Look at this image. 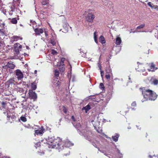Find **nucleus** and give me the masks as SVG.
I'll use <instances>...</instances> for the list:
<instances>
[{"label":"nucleus","mask_w":158,"mask_h":158,"mask_svg":"<svg viewBox=\"0 0 158 158\" xmlns=\"http://www.w3.org/2000/svg\"><path fill=\"white\" fill-rule=\"evenodd\" d=\"M18 48H19V50H21L22 48V46L21 45H20L18 47Z\"/></svg>","instance_id":"de8ad7c7"},{"label":"nucleus","mask_w":158,"mask_h":158,"mask_svg":"<svg viewBox=\"0 0 158 158\" xmlns=\"http://www.w3.org/2000/svg\"><path fill=\"white\" fill-rule=\"evenodd\" d=\"M45 12L44 11H41V14L40 15V18L41 19H43L45 18V16L43 14Z\"/></svg>","instance_id":"aec40b11"},{"label":"nucleus","mask_w":158,"mask_h":158,"mask_svg":"<svg viewBox=\"0 0 158 158\" xmlns=\"http://www.w3.org/2000/svg\"><path fill=\"white\" fill-rule=\"evenodd\" d=\"M150 68L151 69H148L149 71L154 72L157 69L155 67V65L153 63L151 64Z\"/></svg>","instance_id":"9b49d317"},{"label":"nucleus","mask_w":158,"mask_h":158,"mask_svg":"<svg viewBox=\"0 0 158 158\" xmlns=\"http://www.w3.org/2000/svg\"><path fill=\"white\" fill-rule=\"evenodd\" d=\"M83 108L86 111L89 110L91 109L90 106L89 105H88L85 107H84Z\"/></svg>","instance_id":"bb28decb"},{"label":"nucleus","mask_w":158,"mask_h":158,"mask_svg":"<svg viewBox=\"0 0 158 158\" xmlns=\"http://www.w3.org/2000/svg\"><path fill=\"white\" fill-rule=\"evenodd\" d=\"M13 12H11L10 11L9 12V15H13Z\"/></svg>","instance_id":"5fc2aeb1"},{"label":"nucleus","mask_w":158,"mask_h":158,"mask_svg":"<svg viewBox=\"0 0 158 158\" xmlns=\"http://www.w3.org/2000/svg\"><path fill=\"white\" fill-rule=\"evenodd\" d=\"M151 81L155 85H157L158 84V80L156 79H152L151 80Z\"/></svg>","instance_id":"a211bd4d"},{"label":"nucleus","mask_w":158,"mask_h":158,"mask_svg":"<svg viewBox=\"0 0 158 158\" xmlns=\"http://www.w3.org/2000/svg\"><path fill=\"white\" fill-rule=\"evenodd\" d=\"M148 5L152 9H153V4L151 3V2H149L148 3Z\"/></svg>","instance_id":"e433bc0d"},{"label":"nucleus","mask_w":158,"mask_h":158,"mask_svg":"<svg viewBox=\"0 0 158 158\" xmlns=\"http://www.w3.org/2000/svg\"><path fill=\"white\" fill-rule=\"evenodd\" d=\"M64 60H65L64 58L63 57H62V58H61L60 60V65H64Z\"/></svg>","instance_id":"5701e85b"},{"label":"nucleus","mask_w":158,"mask_h":158,"mask_svg":"<svg viewBox=\"0 0 158 158\" xmlns=\"http://www.w3.org/2000/svg\"><path fill=\"white\" fill-rule=\"evenodd\" d=\"M54 72L55 77L58 79V77H59V71L57 69H55L54 71Z\"/></svg>","instance_id":"dca6fc26"},{"label":"nucleus","mask_w":158,"mask_h":158,"mask_svg":"<svg viewBox=\"0 0 158 158\" xmlns=\"http://www.w3.org/2000/svg\"><path fill=\"white\" fill-rule=\"evenodd\" d=\"M15 50L17 53L19 52V49L18 47L16 46L15 47Z\"/></svg>","instance_id":"c9c22d12"},{"label":"nucleus","mask_w":158,"mask_h":158,"mask_svg":"<svg viewBox=\"0 0 158 158\" xmlns=\"http://www.w3.org/2000/svg\"><path fill=\"white\" fill-rule=\"evenodd\" d=\"M94 128H95V129H96V130L98 132H99V131H98V130L97 129H96V127L95 126H94Z\"/></svg>","instance_id":"13d9d810"},{"label":"nucleus","mask_w":158,"mask_h":158,"mask_svg":"<svg viewBox=\"0 0 158 158\" xmlns=\"http://www.w3.org/2000/svg\"><path fill=\"white\" fill-rule=\"evenodd\" d=\"M44 33H45V35L46 37H47L48 36V35L47 33V32L46 31H44Z\"/></svg>","instance_id":"3c124183"},{"label":"nucleus","mask_w":158,"mask_h":158,"mask_svg":"<svg viewBox=\"0 0 158 158\" xmlns=\"http://www.w3.org/2000/svg\"><path fill=\"white\" fill-rule=\"evenodd\" d=\"M17 2L19 3L20 4V0H18Z\"/></svg>","instance_id":"bf43d9fd"},{"label":"nucleus","mask_w":158,"mask_h":158,"mask_svg":"<svg viewBox=\"0 0 158 158\" xmlns=\"http://www.w3.org/2000/svg\"><path fill=\"white\" fill-rule=\"evenodd\" d=\"M64 65H60L59 67V71L60 72H63L64 71Z\"/></svg>","instance_id":"f3484780"},{"label":"nucleus","mask_w":158,"mask_h":158,"mask_svg":"<svg viewBox=\"0 0 158 158\" xmlns=\"http://www.w3.org/2000/svg\"><path fill=\"white\" fill-rule=\"evenodd\" d=\"M93 145L94 147L97 148L98 149V146L99 145V142L98 141V137H96L95 139H93Z\"/></svg>","instance_id":"423d86ee"},{"label":"nucleus","mask_w":158,"mask_h":158,"mask_svg":"<svg viewBox=\"0 0 158 158\" xmlns=\"http://www.w3.org/2000/svg\"><path fill=\"white\" fill-rule=\"evenodd\" d=\"M96 32H95L94 33V41H95V42L96 43H98V41L97 40V35H96Z\"/></svg>","instance_id":"c756f323"},{"label":"nucleus","mask_w":158,"mask_h":158,"mask_svg":"<svg viewBox=\"0 0 158 158\" xmlns=\"http://www.w3.org/2000/svg\"><path fill=\"white\" fill-rule=\"evenodd\" d=\"M2 6H3L2 3V2H0V9H1V8H2Z\"/></svg>","instance_id":"09e8293b"},{"label":"nucleus","mask_w":158,"mask_h":158,"mask_svg":"<svg viewBox=\"0 0 158 158\" xmlns=\"http://www.w3.org/2000/svg\"><path fill=\"white\" fill-rule=\"evenodd\" d=\"M152 158H158V155L157 156H154L152 157Z\"/></svg>","instance_id":"6e6d98bb"},{"label":"nucleus","mask_w":158,"mask_h":158,"mask_svg":"<svg viewBox=\"0 0 158 158\" xmlns=\"http://www.w3.org/2000/svg\"><path fill=\"white\" fill-rule=\"evenodd\" d=\"M15 6L14 5H13L10 7V11L11 12H13L15 11Z\"/></svg>","instance_id":"72a5a7b5"},{"label":"nucleus","mask_w":158,"mask_h":158,"mask_svg":"<svg viewBox=\"0 0 158 158\" xmlns=\"http://www.w3.org/2000/svg\"><path fill=\"white\" fill-rule=\"evenodd\" d=\"M56 84H57V86H59L60 85V82L58 81Z\"/></svg>","instance_id":"603ef678"},{"label":"nucleus","mask_w":158,"mask_h":158,"mask_svg":"<svg viewBox=\"0 0 158 158\" xmlns=\"http://www.w3.org/2000/svg\"><path fill=\"white\" fill-rule=\"evenodd\" d=\"M31 87L32 89L34 90H35L36 89V85L35 83L33 82L31 84Z\"/></svg>","instance_id":"412c9836"},{"label":"nucleus","mask_w":158,"mask_h":158,"mask_svg":"<svg viewBox=\"0 0 158 158\" xmlns=\"http://www.w3.org/2000/svg\"><path fill=\"white\" fill-rule=\"evenodd\" d=\"M121 41V38L119 37H117L116 40V44L117 45H119Z\"/></svg>","instance_id":"2eb2a0df"},{"label":"nucleus","mask_w":158,"mask_h":158,"mask_svg":"<svg viewBox=\"0 0 158 158\" xmlns=\"http://www.w3.org/2000/svg\"><path fill=\"white\" fill-rule=\"evenodd\" d=\"M140 90L142 92L143 96L144 99L142 100L143 102L148 99L151 100H154L156 99L157 95L152 90L146 89L144 87L142 88H140Z\"/></svg>","instance_id":"f257e3e1"},{"label":"nucleus","mask_w":158,"mask_h":158,"mask_svg":"<svg viewBox=\"0 0 158 158\" xmlns=\"http://www.w3.org/2000/svg\"><path fill=\"white\" fill-rule=\"evenodd\" d=\"M145 26L144 24H143L140 25L139 26H138L137 28V29H139L143 28Z\"/></svg>","instance_id":"473e14b6"},{"label":"nucleus","mask_w":158,"mask_h":158,"mask_svg":"<svg viewBox=\"0 0 158 158\" xmlns=\"http://www.w3.org/2000/svg\"><path fill=\"white\" fill-rule=\"evenodd\" d=\"M19 40H22V38L17 35H14L11 38V42H12L17 41Z\"/></svg>","instance_id":"0eeeda50"},{"label":"nucleus","mask_w":158,"mask_h":158,"mask_svg":"<svg viewBox=\"0 0 158 158\" xmlns=\"http://www.w3.org/2000/svg\"><path fill=\"white\" fill-rule=\"evenodd\" d=\"M71 118L73 120V121H75L76 120L75 118L73 116H72L71 117Z\"/></svg>","instance_id":"49530a36"},{"label":"nucleus","mask_w":158,"mask_h":158,"mask_svg":"<svg viewBox=\"0 0 158 158\" xmlns=\"http://www.w3.org/2000/svg\"><path fill=\"white\" fill-rule=\"evenodd\" d=\"M34 31L36 34L37 35H40V34L43 33L44 32L42 29H38L37 28L35 29Z\"/></svg>","instance_id":"1a4fd4ad"},{"label":"nucleus","mask_w":158,"mask_h":158,"mask_svg":"<svg viewBox=\"0 0 158 158\" xmlns=\"http://www.w3.org/2000/svg\"><path fill=\"white\" fill-rule=\"evenodd\" d=\"M100 72L101 76L102 77V78L103 79V77L104 75V72L103 71H102L101 70Z\"/></svg>","instance_id":"ea45409f"},{"label":"nucleus","mask_w":158,"mask_h":158,"mask_svg":"<svg viewBox=\"0 0 158 158\" xmlns=\"http://www.w3.org/2000/svg\"><path fill=\"white\" fill-rule=\"evenodd\" d=\"M88 135H87V134H84V135L85 137L86 138V139H88L89 140V139H91L89 138L91 137V135H92V133L91 131H88L87 132Z\"/></svg>","instance_id":"9d476101"},{"label":"nucleus","mask_w":158,"mask_h":158,"mask_svg":"<svg viewBox=\"0 0 158 158\" xmlns=\"http://www.w3.org/2000/svg\"><path fill=\"white\" fill-rule=\"evenodd\" d=\"M147 73H143V74L144 75H147Z\"/></svg>","instance_id":"680f3d73"},{"label":"nucleus","mask_w":158,"mask_h":158,"mask_svg":"<svg viewBox=\"0 0 158 158\" xmlns=\"http://www.w3.org/2000/svg\"><path fill=\"white\" fill-rule=\"evenodd\" d=\"M7 103V101H3L1 103L2 106L3 108H5L6 107V105Z\"/></svg>","instance_id":"4be33fe9"},{"label":"nucleus","mask_w":158,"mask_h":158,"mask_svg":"<svg viewBox=\"0 0 158 158\" xmlns=\"http://www.w3.org/2000/svg\"><path fill=\"white\" fill-rule=\"evenodd\" d=\"M131 106H136V103L135 102H133L131 104Z\"/></svg>","instance_id":"79ce46f5"},{"label":"nucleus","mask_w":158,"mask_h":158,"mask_svg":"<svg viewBox=\"0 0 158 158\" xmlns=\"http://www.w3.org/2000/svg\"><path fill=\"white\" fill-rule=\"evenodd\" d=\"M15 82V81L14 78H11L7 81V83L9 85H10L12 84H14Z\"/></svg>","instance_id":"f8f14e48"},{"label":"nucleus","mask_w":158,"mask_h":158,"mask_svg":"<svg viewBox=\"0 0 158 158\" xmlns=\"http://www.w3.org/2000/svg\"><path fill=\"white\" fill-rule=\"evenodd\" d=\"M11 22L12 24H16L17 23V20L16 19V18H14L11 19Z\"/></svg>","instance_id":"6ab92c4d"},{"label":"nucleus","mask_w":158,"mask_h":158,"mask_svg":"<svg viewBox=\"0 0 158 158\" xmlns=\"http://www.w3.org/2000/svg\"><path fill=\"white\" fill-rule=\"evenodd\" d=\"M153 8L158 11V6L157 5L153 6Z\"/></svg>","instance_id":"a19ab883"},{"label":"nucleus","mask_w":158,"mask_h":158,"mask_svg":"<svg viewBox=\"0 0 158 158\" xmlns=\"http://www.w3.org/2000/svg\"><path fill=\"white\" fill-rule=\"evenodd\" d=\"M26 48H27V49H28V46H26Z\"/></svg>","instance_id":"338daca9"},{"label":"nucleus","mask_w":158,"mask_h":158,"mask_svg":"<svg viewBox=\"0 0 158 158\" xmlns=\"http://www.w3.org/2000/svg\"><path fill=\"white\" fill-rule=\"evenodd\" d=\"M56 140L55 139L53 140V141L51 142V143H52L53 145L56 147V145L57 144L58 146H59V143H57L56 142Z\"/></svg>","instance_id":"a878e982"},{"label":"nucleus","mask_w":158,"mask_h":158,"mask_svg":"<svg viewBox=\"0 0 158 158\" xmlns=\"http://www.w3.org/2000/svg\"><path fill=\"white\" fill-rule=\"evenodd\" d=\"M48 3V0H43L42 1L41 3L43 5H45Z\"/></svg>","instance_id":"c85d7f7f"},{"label":"nucleus","mask_w":158,"mask_h":158,"mask_svg":"<svg viewBox=\"0 0 158 158\" xmlns=\"http://www.w3.org/2000/svg\"><path fill=\"white\" fill-rule=\"evenodd\" d=\"M45 129L43 127L40 128L38 130H35V133L37 135L42 136L44 133Z\"/></svg>","instance_id":"20e7f679"},{"label":"nucleus","mask_w":158,"mask_h":158,"mask_svg":"<svg viewBox=\"0 0 158 158\" xmlns=\"http://www.w3.org/2000/svg\"><path fill=\"white\" fill-rule=\"evenodd\" d=\"M2 44V43L1 42V41H0V47L1 46Z\"/></svg>","instance_id":"0e129e2a"},{"label":"nucleus","mask_w":158,"mask_h":158,"mask_svg":"<svg viewBox=\"0 0 158 158\" xmlns=\"http://www.w3.org/2000/svg\"><path fill=\"white\" fill-rule=\"evenodd\" d=\"M69 143V144H71V143L70 142V141L66 142V143H66V144H67V143Z\"/></svg>","instance_id":"4d7b16f0"},{"label":"nucleus","mask_w":158,"mask_h":158,"mask_svg":"<svg viewBox=\"0 0 158 158\" xmlns=\"http://www.w3.org/2000/svg\"><path fill=\"white\" fill-rule=\"evenodd\" d=\"M99 42L102 44H105L106 42V40L103 36H101L99 37Z\"/></svg>","instance_id":"ddd939ff"},{"label":"nucleus","mask_w":158,"mask_h":158,"mask_svg":"<svg viewBox=\"0 0 158 158\" xmlns=\"http://www.w3.org/2000/svg\"><path fill=\"white\" fill-rule=\"evenodd\" d=\"M105 95H104V96ZM99 97H103L104 95H102V93H99Z\"/></svg>","instance_id":"864d4df0"},{"label":"nucleus","mask_w":158,"mask_h":158,"mask_svg":"<svg viewBox=\"0 0 158 158\" xmlns=\"http://www.w3.org/2000/svg\"><path fill=\"white\" fill-rule=\"evenodd\" d=\"M106 77L107 79H109L110 78V75L109 74H106Z\"/></svg>","instance_id":"37998d69"},{"label":"nucleus","mask_w":158,"mask_h":158,"mask_svg":"<svg viewBox=\"0 0 158 158\" xmlns=\"http://www.w3.org/2000/svg\"><path fill=\"white\" fill-rule=\"evenodd\" d=\"M100 88L102 90V92L105 91V87L102 83H101L99 85Z\"/></svg>","instance_id":"b1692460"},{"label":"nucleus","mask_w":158,"mask_h":158,"mask_svg":"<svg viewBox=\"0 0 158 158\" xmlns=\"http://www.w3.org/2000/svg\"><path fill=\"white\" fill-rule=\"evenodd\" d=\"M51 43L53 45H54L56 44V43L55 41L53 40H51Z\"/></svg>","instance_id":"4c0bfd02"},{"label":"nucleus","mask_w":158,"mask_h":158,"mask_svg":"<svg viewBox=\"0 0 158 158\" xmlns=\"http://www.w3.org/2000/svg\"><path fill=\"white\" fill-rule=\"evenodd\" d=\"M17 92H19L20 93H23L24 92V90L22 88L18 87L16 88Z\"/></svg>","instance_id":"393cba45"},{"label":"nucleus","mask_w":158,"mask_h":158,"mask_svg":"<svg viewBox=\"0 0 158 158\" xmlns=\"http://www.w3.org/2000/svg\"><path fill=\"white\" fill-rule=\"evenodd\" d=\"M6 66L7 67L12 69H14L15 67V65L13 64V63L11 61L9 62Z\"/></svg>","instance_id":"6e6552de"},{"label":"nucleus","mask_w":158,"mask_h":158,"mask_svg":"<svg viewBox=\"0 0 158 158\" xmlns=\"http://www.w3.org/2000/svg\"><path fill=\"white\" fill-rule=\"evenodd\" d=\"M139 72L143 73L145 71V69H144L143 67L142 69H139Z\"/></svg>","instance_id":"58836bf2"},{"label":"nucleus","mask_w":158,"mask_h":158,"mask_svg":"<svg viewBox=\"0 0 158 158\" xmlns=\"http://www.w3.org/2000/svg\"><path fill=\"white\" fill-rule=\"evenodd\" d=\"M29 94L31 99H33L34 100L36 99L37 97V95L35 92L32 91H29Z\"/></svg>","instance_id":"39448f33"},{"label":"nucleus","mask_w":158,"mask_h":158,"mask_svg":"<svg viewBox=\"0 0 158 158\" xmlns=\"http://www.w3.org/2000/svg\"><path fill=\"white\" fill-rule=\"evenodd\" d=\"M63 111L65 114H66L67 112V109L64 106H63Z\"/></svg>","instance_id":"cd10ccee"},{"label":"nucleus","mask_w":158,"mask_h":158,"mask_svg":"<svg viewBox=\"0 0 158 158\" xmlns=\"http://www.w3.org/2000/svg\"><path fill=\"white\" fill-rule=\"evenodd\" d=\"M15 75L18 80H21L23 77V74L21 71L19 69L16 70Z\"/></svg>","instance_id":"7ed1b4c3"},{"label":"nucleus","mask_w":158,"mask_h":158,"mask_svg":"<svg viewBox=\"0 0 158 158\" xmlns=\"http://www.w3.org/2000/svg\"><path fill=\"white\" fill-rule=\"evenodd\" d=\"M20 45L19 44V43H16L14 45H15V47L16 46H17V47H18L19 46V45Z\"/></svg>","instance_id":"a18cd8bd"},{"label":"nucleus","mask_w":158,"mask_h":158,"mask_svg":"<svg viewBox=\"0 0 158 158\" xmlns=\"http://www.w3.org/2000/svg\"><path fill=\"white\" fill-rule=\"evenodd\" d=\"M5 26V24L4 23H1L0 24V31H1V30L3 29L4 28Z\"/></svg>","instance_id":"7c9ffc66"},{"label":"nucleus","mask_w":158,"mask_h":158,"mask_svg":"<svg viewBox=\"0 0 158 158\" xmlns=\"http://www.w3.org/2000/svg\"><path fill=\"white\" fill-rule=\"evenodd\" d=\"M95 15L92 12H89L85 17L86 21L90 23L93 22L95 18Z\"/></svg>","instance_id":"f03ea898"},{"label":"nucleus","mask_w":158,"mask_h":158,"mask_svg":"<svg viewBox=\"0 0 158 158\" xmlns=\"http://www.w3.org/2000/svg\"><path fill=\"white\" fill-rule=\"evenodd\" d=\"M9 19V20H10V19H10V18H9V19Z\"/></svg>","instance_id":"774afa93"},{"label":"nucleus","mask_w":158,"mask_h":158,"mask_svg":"<svg viewBox=\"0 0 158 158\" xmlns=\"http://www.w3.org/2000/svg\"><path fill=\"white\" fill-rule=\"evenodd\" d=\"M2 12L5 15H6V10H3V11H2Z\"/></svg>","instance_id":"8fccbe9b"},{"label":"nucleus","mask_w":158,"mask_h":158,"mask_svg":"<svg viewBox=\"0 0 158 158\" xmlns=\"http://www.w3.org/2000/svg\"><path fill=\"white\" fill-rule=\"evenodd\" d=\"M7 117L8 118H10V116H9V115H8V116H7Z\"/></svg>","instance_id":"69168bd1"},{"label":"nucleus","mask_w":158,"mask_h":158,"mask_svg":"<svg viewBox=\"0 0 158 158\" xmlns=\"http://www.w3.org/2000/svg\"><path fill=\"white\" fill-rule=\"evenodd\" d=\"M37 73V70H35V74H36Z\"/></svg>","instance_id":"e2e57ef3"},{"label":"nucleus","mask_w":158,"mask_h":158,"mask_svg":"<svg viewBox=\"0 0 158 158\" xmlns=\"http://www.w3.org/2000/svg\"><path fill=\"white\" fill-rule=\"evenodd\" d=\"M51 53L53 55H55L57 53L56 51L54 49H52L51 50Z\"/></svg>","instance_id":"f704fd0d"},{"label":"nucleus","mask_w":158,"mask_h":158,"mask_svg":"<svg viewBox=\"0 0 158 158\" xmlns=\"http://www.w3.org/2000/svg\"><path fill=\"white\" fill-rule=\"evenodd\" d=\"M44 154V152H41V154H40V155H42V154Z\"/></svg>","instance_id":"052dcab7"},{"label":"nucleus","mask_w":158,"mask_h":158,"mask_svg":"<svg viewBox=\"0 0 158 158\" xmlns=\"http://www.w3.org/2000/svg\"><path fill=\"white\" fill-rule=\"evenodd\" d=\"M119 136V135L118 134H116L115 136H112V138L113 140L116 142L118 141Z\"/></svg>","instance_id":"4468645a"},{"label":"nucleus","mask_w":158,"mask_h":158,"mask_svg":"<svg viewBox=\"0 0 158 158\" xmlns=\"http://www.w3.org/2000/svg\"><path fill=\"white\" fill-rule=\"evenodd\" d=\"M20 119L23 122H25L27 121V119L25 117L21 116L20 117Z\"/></svg>","instance_id":"2f4dec72"},{"label":"nucleus","mask_w":158,"mask_h":158,"mask_svg":"<svg viewBox=\"0 0 158 158\" xmlns=\"http://www.w3.org/2000/svg\"><path fill=\"white\" fill-rule=\"evenodd\" d=\"M101 135H102L103 136H105L106 138H109L110 139L111 138L110 137H108L106 135L104 134L103 133H102V134H101Z\"/></svg>","instance_id":"c03bdc74"}]
</instances>
